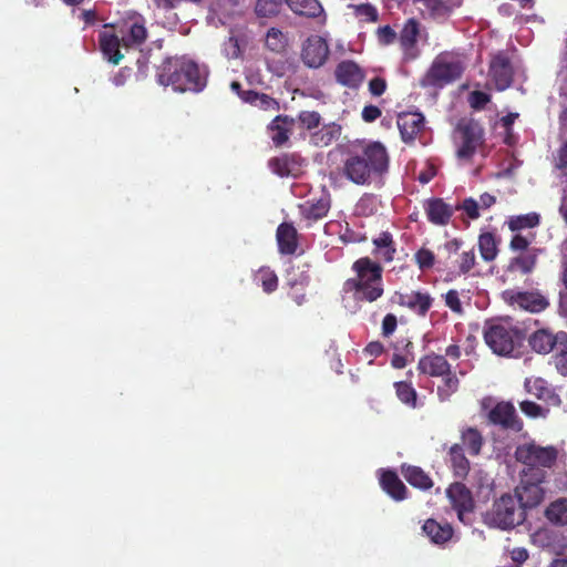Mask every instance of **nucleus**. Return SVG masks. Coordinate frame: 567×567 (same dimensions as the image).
Listing matches in <instances>:
<instances>
[{"label":"nucleus","instance_id":"6e6d98bb","mask_svg":"<svg viewBox=\"0 0 567 567\" xmlns=\"http://www.w3.org/2000/svg\"><path fill=\"white\" fill-rule=\"evenodd\" d=\"M298 120L307 130H313L320 125L321 116L316 111H302L299 113Z\"/></svg>","mask_w":567,"mask_h":567},{"label":"nucleus","instance_id":"69168bd1","mask_svg":"<svg viewBox=\"0 0 567 567\" xmlns=\"http://www.w3.org/2000/svg\"><path fill=\"white\" fill-rule=\"evenodd\" d=\"M556 167L558 169L567 168V142L563 143L557 151Z\"/></svg>","mask_w":567,"mask_h":567},{"label":"nucleus","instance_id":"774afa93","mask_svg":"<svg viewBox=\"0 0 567 567\" xmlns=\"http://www.w3.org/2000/svg\"><path fill=\"white\" fill-rule=\"evenodd\" d=\"M495 203L496 197L489 193H484L480 196L478 205L484 209L492 207Z\"/></svg>","mask_w":567,"mask_h":567},{"label":"nucleus","instance_id":"603ef678","mask_svg":"<svg viewBox=\"0 0 567 567\" xmlns=\"http://www.w3.org/2000/svg\"><path fill=\"white\" fill-rule=\"evenodd\" d=\"M519 409L526 416L532 419L546 417L548 414V409H544L539 404L529 400L519 402Z\"/></svg>","mask_w":567,"mask_h":567},{"label":"nucleus","instance_id":"4468645a","mask_svg":"<svg viewBox=\"0 0 567 567\" xmlns=\"http://www.w3.org/2000/svg\"><path fill=\"white\" fill-rule=\"evenodd\" d=\"M120 33L125 47L142 45L148 37L145 18L136 12L128 13L120 23Z\"/></svg>","mask_w":567,"mask_h":567},{"label":"nucleus","instance_id":"58836bf2","mask_svg":"<svg viewBox=\"0 0 567 567\" xmlns=\"http://www.w3.org/2000/svg\"><path fill=\"white\" fill-rule=\"evenodd\" d=\"M478 250L484 261H494L498 255V241L493 233L486 231L478 236Z\"/></svg>","mask_w":567,"mask_h":567},{"label":"nucleus","instance_id":"ddd939ff","mask_svg":"<svg viewBox=\"0 0 567 567\" xmlns=\"http://www.w3.org/2000/svg\"><path fill=\"white\" fill-rule=\"evenodd\" d=\"M462 246V240L454 238L446 241L443 246L444 250L447 252V259H450L453 255H458L456 259L457 269L449 270L444 281L450 282L455 280L461 275L468 274L476 265V254L474 247L468 250H464L458 254Z\"/></svg>","mask_w":567,"mask_h":567},{"label":"nucleus","instance_id":"0eeeda50","mask_svg":"<svg viewBox=\"0 0 567 567\" xmlns=\"http://www.w3.org/2000/svg\"><path fill=\"white\" fill-rule=\"evenodd\" d=\"M464 65L460 60H450L440 54L432 62L426 73L420 80L422 87L442 89L461 79Z\"/></svg>","mask_w":567,"mask_h":567},{"label":"nucleus","instance_id":"338daca9","mask_svg":"<svg viewBox=\"0 0 567 567\" xmlns=\"http://www.w3.org/2000/svg\"><path fill=\"white\" fill-rule=\"evenodd\" d=\"M80 18L85 25H93L97 22V13L95 10H83Z\"/></svg>","mask_w":567,"mask_h":567},{"label":"nucleus","instance_id":"1a4fd4ad","mask_svg":"<svg viewBox=\"0 0 567 567\" xmlns=\"http://www.w3.org/2000/svg\"><path fill=\"white\" fill-rule=\"evenodd\" d=\"M520 481L515 487V498L526 512L539 506L545 498V489L542 486L546 480H534L532 476L519 472Z\"/></svg>","mask_w":567,"mask_h":567},{"label":"nucleus","instance_id":"cd10ccee","mask_svg":"<svg viewBox=\"0 0 567 567\" xmlns=\"http://www.w3.org/2000/svg\"><path fill=\"white\" fill-rule=\"evenodd\" d=\"M269 167L280 177H296L301 171L300 157L295 154H284L271 158Z\"/></svg>","mask_w":567,"mask_h":567},{"label":"nucleus","instance_id":"9d476101","mask_svg":"<svg viewBox=\"0 0 567 567\" xmlns=\"http://www.w3.org/2000/svg\"><path fill=\"white\" fill-rule=\"evenodd\" d=\"M503 300L530 313H539L549 307V300L539 290L515 291L513 289L504 290Z\"/></svg>","mask_w":567,"mask_h":567},{"label":"nucleus","instance_id":"052dcab7","mask_svg":"<svg viewBox=\"0 0 567 567\" xmlns=\"http://www.w3.org/2000/svg\"><path fill=\"white\" fill-rule=\"evenodd\" d=\"M388 84L385 79L375 76L369 82V92L373 96H381L386 91Z\"/></svg>","mask_w":567,"mask_h":567},{"label":"nucleus","instance_id":"9b49d317","mask_svg":"<svg viewBox=\"0 0 567 567\" xmlns=\"http://www.w3.org/2000/svg\"><path fill=\"white\" fill-rule=\"evenodd\" d=\"M487 420L492 425L514 433L520 432L524 427V423L518 416L514 404L508 401H501L496 403L488 411Z\"/></svg>","mask_w":567,"mask_h":567},{"label":"nucleus","instance_id":"39448f33","mask_svg":"<svg viewBox=\"0 0 567 567\" xmlns=\"http://www.w3.org/2000/svg\"><path fill=\"white\" fill-rule=\"evenodd\" d=\"M534 236L515 234L509 240L508 248L514 254L504 268V276L515 277L517 275L528 276L537 267L542 249L532 246Z\"/></svg>","mask_w":567,"mask_h":567},{"label":"nucleus","instance_id":"5701e85b","mask_svg":"<svg viewBox=\"0 0 567 567\" xmlns=\"http://www.w3.org/2000/svg\"><path fill=\"white\" fill-rule=\"evenodd\" d=\"M398 303L414 311L419 316H425L433 303V298L429 292L410 291L396 293Z\"/></svg>","mask_w":567,"mask_h":567},{"label":"nucleus","instance_id":"f03ea898","mask_svg":"<svg viewBox=\"0 0 567 567\" xmlns=\"http://www.w3.org/2000/svg\"><path fill=\"white\" fill-rule=\"evenodd\" d=\"M157 82L175 92L198 93L206 86V78L198 64L186 55L165 58L156 70Z\"/></svg>","mask_w":567,"mask_h":567},{"label":"nucleus","instance_id":"0e129e2a","mask_svg":"<svg viewBox=\"0 0 567 567\" xmlns=\"http://www.w3.org/2000/svg\"><path fill=\"white\" fill-rule=\"evenodd\" d=\"M363 351L369 357L378 358V357H380L383 353L384 347H383V344L380 341H372V342L367 344V347L364 348Z\"/></svg>","mask_w":567,"mask_h":567},{"label":"nucleus","instance_id":"7c9ffc66","mask_svg":"<svg viewBox=\"0 0 567 567\" xmlns=\"http://www.w3.org/2000/svg\"><path fill=\"white\" fill-rule=\"evenodd\" d=\"M122 39L109 31H101L99 34L100 49L104 56L113 64H118L123 59V54L120 51V44Z\"/></svg>","mask_w":567,"mask_h":567},{"label":"nucleus","instance_id":"4be33fe9","mask_svg":"<svg viewBox=\"0 0 567 567\" xmlns=\"http://www.w3.org/2000/svg\"><path fill=\"white\" fill-rule=\"evenodd\" d=\"M527 393L538 400L544 401L550 406H559L561 404L560 396L555 392L550 384L543 378H527L524 382Z\"/></svg>","mask_w":567,"mask_h":567},{"label":"nucleus","instance_id":"ea45409f","mask_svg":"<svg viewBox=\"0 0 567 567\" xmlns=\"http://www.w3.org/2000/svg\"><path fill=\"white\" fill-rule=\"evenodd\" d=\"M540 224V216L537 213L511 216L507 220L508 229L515 234H522V230L532 229Z\"/></svg>","mask_w":567,"mask_h":567},{"label":"nucleus","instance_id":"7ed1b4c3","mask_svg":"<svg viewBox=\"0 0 567 567\" xmlns=\"http://www.w3.org/2000/svg\"><path fill=\"white\" fill-rule=\"evenodd\" d=\"M353 278L344 281V290L352 292L354 298L360 301L374 302L382 297L383 288V267L370 257H360L352 266Z\"/></svg>","mask_w":567,"mask_h":567},{"label":"nucleus","instance_id":"dca6fc26","mask_svg":"<svg viewBox=\"0 0 567 567\" xmlns=\"http://www.w3.org/2000/svg\"><path fill=\"white\" fill-rule=\"evenodd\" d=\"M446 495L456 511L461 522H466V515L474 511V499L471 491L461 482H455L446 489Z\"/></svg>","mask_w":567,"mask_h":567},{"label":"nucleus","instance_id":"2f4dec72","mask_svg":"<svg viewBox=\"0 0 567 567\" xmlns=\"http://www.w3.org/2000/svg\"><path fill=\"white\" fill-rule=\"evenodd\" d=\"M380 485L394 501L406 498L408 489L394 471H384L380 477Z\"/></svg>","mask_w":567,"mask_h":567},{"label":"nucleus","instance_id":"423d86ee","mask_svg":"<svg viewBox=\"0 0 567 567\" xmlns=\"http://www.w3.org/2000/svg\"><path fill=\"white\" fill-rule=\"evenodd\" d=\"M526 519V512L516 504V498L511 494H504L493 504L485 514L484 520L488 526L501 529L513 528Z\"/></svg>","mask_w":567,"mask_h":567},{"label":"nucleus","instance_id":"a878e982","mask_svg":"<svg viewBox=\"0 0 567 567\" xmlns=\"http://www.w3.org/2000/svg\"><path fill=\"white\" fill-rule=\"evenodd\" d=\"M372 255L375 260L381 262H392L396 255V244L393 236L389 231H382L378 237L372 239Z\"/></svg>","mask_w":567,"mask_h":567},{"label":"nucleus","instance_id":"37998d69","mask_svg":"<svg viewBox=\"0 0 567 567\" xmlns=\"http://www.w3.org/2000/svg\"><path fill=\"white\" fill-rule=\"evenodd\" d=\"M551 353V362L557 372L563 377H567V332L565 336H560V341Z\"/></svg>","mask_w":567,"mask_h":567},{"label":"nucleus","instance_id":"a18cd8bd","mask_svg":"<svg viewBox=\"0 0 567 567\" xmlns=\"http://www.w3.org/2000/svg\"><path fill=\"white\" fill-rule=\"evenodd\" d=\"M399 400L411 409L417 406V393L410 382L399 381L394 383Z\"/></svg>","mask_w":567,"mask_h":567},{"label":"nucleus","instance_id":"13d9d810","mask_svg":"<svg viewBox=\"0 0 567 567\" xmlns=\"http://www.w3.org/2000/svg\"><path fill=\"white\" fill-rule=\"evenodd\" d=\"M398 35L390 25H383L378 29V40L383 45L392 44L398 39Z\"/></svg>","mask_w":567,"mask_h":567},{"label":"nucleus","instance_id":"49530a36","mask_svg":"<svg viewBox=\"0 0 567 567\" xmlns=\"http://www.w3.org/2000/svg\"><path fill=\"white\" fill-rule=\"evenodd\" d=\"M255 278L261 285L266 293H271L278 288V277L275 271L268 267L260 268Z\"/></svg>","mask_w":567,"mask_h":567},{"label":"nucleus","instance_id":"a19ab883","mask_svg":"<svg viewBox=\"0 0 567 567\" xmlns=\"http://www.w3.org/2000/svg\"><path fill=\"white\" fill-rule=\"evenodd\" d=\"M462 446H465L472 456L481 453L484 444L482 433L475 427H467L461 433Z\"/></svg>","mask_w":567,"mask_h":567},{"label":"nucleus","instance_id":"473e14b6","mask_svg":"<svg viewBox=\"0 0 567 567\" xmlns=\"http://www.w3.org/2000/svg\"><path fill=\"white\" fill-rule=\"evenodd\" d=\"M449 456L453 475L460 480L466 478L471 470V463L464 454L463 446L457 443L453 444L450 447Z\"/></svg>","mask_w":567,"mask_h":567},{"label":"nucleus","instance_id":"393cba45","mask_svg":"<svg viewBox=\"0 0 567 567\" xmlns=\"http://www.w3.org/2000/svg\"><path fill=\"white\" fill-rule=\"evenodd\" d=\"M429 221L436 226H446L453 216V208L442 198H430L424 203Z\"/></svg>","mask_w":567,"mask_h":567},{"label":"nucleus","instance_id":"6ab92c4d","mask_svg":"<svg viewBox=\"0 0 567 567\" xmlns=\"http://www.w3.org/2000/svg\"><path fill=\"white\" fill-rule=\"evenodd\" d=\"M364 71L352 60H343L334 69L336 81L342 86L358 89L364 80Z\"/></svg>","mask_w":567,"mask_h":567},{"label":"nucleus","instance_id":"2eb2a0df","mask_svg":"<svg viewBox=\"0 0 567 567\" xmlns=\"http://www.w3.org/2000/svg\"><path fill=\"white\" fill-rule=\"evenodd\" d=\"M420 28V22L415 18H410L398 35L404 61H413L420 56V49L417 48Z\"/></svg>","mask_w":567,"mask_h":567},{"label":"nucleus","instance_id":"4d7b16f0","mask_svg":"<svg viewBox=\"0 0 567 567\" xmlns=\"http://www.w3.org/2000/svg\"><path fill=\"white\" fill-rule=\"evenodd\" d=\"M458 209L464 210L471 219H477L480 217L478 202L472 197L465 198Z\"/></svg>","mask_w":567,"mask_h":567},{"label":"nucleus","instance_id":"20e7f679","mask_svg":"<svg viewBox=\"0 0 567 567\" xmlns=\"http://www.w3.org/2000/svg\"><path fill=\"white\" fill-rule=\"evenodd\" d=\"M566 456L555 445H540L536 441L518 444L514 452L516 462L523 465L522 473L534 480H547L548 472L553 471L558 461Z\"/></svg>","mask_w":567,"mask_h":567},{"label":"nucleus","instance_id":"f3484780","mask_svg":"<svg viewBox=\"0 0 567 567\" xmlns=\"http://www.w3.org/2000/svg\"><path fill=\"white\" fill-rule=\"evenodd\" d=\"M329 55V47L319 35L309 37L301 50V60L308 68H320Z\"/></svg>","mask_w":567,"mask_h":567},{"label":"nucleus","instance_id":"e2e57ef3","mask_svg":"<svg viewBox=\"0 0 567 567\" xmlns=\"http://www.w3.org/2000/svg\"><path fill=\"white\" fill-rule=\"evenodd\" d=\"M381 110L375 105H367L362 110V120L367 123H372L381 116Z\"/></svg>","mask_w":567,"mask_h":567},{"label":"nucleus","instance_id":"c756f323","mask_svg":"<svg viewBox=\"0 0 567 567\" xmlns=\"http://www.w3.org/2000/svg\"><path fill=\"white\" fill-rule=\"evenodd\" d=\"M278 249L282 255H292L298 247L297 229L292 224L282 223L277 228Z\"/></svg>","mask_w":567,"mask_h":567},{"label":"nucleus","instance_id":"3c124183","mask_svg":"<svg viewBox=\"0 0 567 567\" xmlns=\"http://www.w3.org/2000/svg\"><path fill=\"white\" fill-rule=\"evenodd\" d=\"M357 18H363L367 22H377L379 19L378 10L370 3L349 4Z\"/></svg>","mask_w":567,"mask_h":567},{"label":"nucleus","instance_id":"c03bdc74","mask_svg":"<svg viewBox=\"0 0 567 567\" xmlns=\"http://www.w3.org/2000/svg\"><path fill=\"white\" fill-rule=\"evenodd\" d=\"M547 519L556 525H567V498L553 502L545 512Z\"/></svg>","mask_w":567,"mask_h":567},{"label":"nucleus","instance_id":"f704fd0d","mask_svg":"<svg viewBox=\"0 0 567 567\" xmlns=\"http://www.w3.org/2000/svg\"><path fill=\"white\" fill-rule=\"evenodd\" d=\"M402 475L415 488L429 491L433 487L432 478L419 466L403 465Z\"/></svg>","mask_w":567,"mask_h":567},{"label":"nucleus","instance_id":"79ce46f5","mask_svg":"<svg viewBox=\"0 0 567 567\" xmlns=\"http://www.w3.org/2000/svg\"><path fill=\"white\" fill-rule=\"evenodd\" d=\"M440 378H442V383L437 386V395L441 401H446L457 392L460 380L456 373L452 371V368Z\"/></svg>","mask_w":567,"mask_h":567},{"label":"nucleus","instance_id":"a211bd4d","mask_svg":"<svg viewBox=\"0 0 567 567\" xmlns=\"http://www.w3.org/2000/svg\"><path fill=\"white\" fill-rule=\"evenodd\" d=\"M514 71L504 53L496 54L489 63V76L498 91L508 89L513 83Z\"/></svg>","mask_w":567,"mask_h":567},{"label":"nucleus","instance_id":"412c9836","mask_svg":"<svg viewBox=\"0 0 567 567\" xmlns=\"http://www.w3.org/2000/svg\"><path fill=\"white\" fill-rule=\"evenodd\" d=\"M398 127L404 143H412L423 131L425 118L420 112H404L398 116Z\"/></svg>","mask_w":567,"mask_h":567},{"label":"nucleus","instance_id":"72a5a7b5","mask_svg":"<svg viewBox=\"0 0 567 567\" xmlns=\"http://www.w3.org/2000/svg\"><path fill=\"white\" fill-rule=\"evenodd\" d=\"M287 276V284L290 287L289 296L298 306H301L306 301L305 288L309 285L310 277L306 272L297 276L293 269L289 270Z\"/></svg>","mask_w":567,"mask_h":567},{"label":"nucleus","instance_id":"c9c22d12","mask_svg":"<svg viewBox=\"0 0 567 567\" xmlns=\"http://www.w3.org/2000/svg\"><path fill=\"white\" fill-rule=\"evenodd\" d=\"M243 102L262 111H279L280 109V104L275 97L254 90L243 93Z\"/></svg>","mask_w":567,"mask_h":567},{"label":"nucleus","instance_id":"680f3d73","mask_svg":"<svg viewBox=\"0 0 567 567\" xmlns=\"http://www.w3.org/2000/svg\"><path fill=\"white\" fill-rule=\"evenodd\" d=\"M398 320L393 313H388L382 320V334L390 337L396 329Z\"/></svg>","mask_w":567,"mask_h":567},{"label":"nucleus","instance_id":"8fccbe9b","mask_svg":"<svg viewBox=\"0 0 567 567\" xmlns=\"http://www.w3.org/2000/svg\"><path fill=\"white\" fill-rule=\"evenodd\" d=\"M414 261L421 271H427L432 269L436 262L435 254L425 247H421L414 254Z\"/></svg>","mask_w":567,"mask_h":567},{"label":"nucleus","instance_id":"bf43d9fd","mask_svg":"<svg viewBox=\"0 0 567 567\" xmlns=\"http://www.w3.org/2000/svg\"><path fill=\"white\" fill-rule=\"evenodd\" d=\"M489 102V95L482 91H473L470 94V104L475 110H481Z\"/></svg>","mask_w":567,"mask_h":567},{"label":"nucleus","instance_id":"f257e3e1","mask_svg":"<svg viewBox=\"0 0 567 567\" xmlns=\"http://www.w3.org/2000/svg\"><path fill=\"white\" fill-rule=\"evenodd\" d=\"M390 156L381 142H370L360 152H350L340 168L341 175L358 186H380L389 171Z\"/></svg>","mask_w":567,"mask_h":567},{"label":"nucleus","instance_id":"f8f14e48","mask_svg":"<svg viewBox=\"0 0 567 567\" xmlns=\"http://www.w3.org/2000/svg\"><path fill=\"white\" fill-rule=\"evenodd\" d=\"M457 131L462 138V144L456 152L457 157L461 159H471L478 146L484 142V130L478 122L470 120L460 123Z\"/></svg>","mask_w":567,"mask_h":567},{"label":"nucleus","instance_id":"e433bc0d","mask_svg":"<svg viewBox=\"0 0 567 567\" xmlns=\"http://www.w3.org/2000/svg\"><path fill=\"white\" fill-rule=\"evenodd\" d=\"M295 120L288 115H277L269 124V130L275 132L272 142L276 146H281L289 138V132Z\"/></svg>","mask_w":567,"mask_h":567},{"label":"nucleus","instance_id":"aec40b11","mask_svg":"<svg viewBox=\"0 0 567 567\" xmlns=\"http://www.w3.org/2000/svg\"><path fill=\"white\" fill-rule=\"evenodd\" d=\"M566 331L553 332L550 329H537L528 337V344L530 349L538 354H549L554 351L557 343L560 341V336H565Z\"/></svg>","mask_w":567,"mask_h":567},{"label":"nucleus","instance_id":"4c0bfd02","mask_svg":"<svg viewBox=\"0 0 567 567\" xmlns=\"http://www.w3.org/2000/svg\"><path fill=\"white\" fill-rule=\"evenodd\" d=\"M286 3L292 12L307 18H317L323 12L318 0H286Z\"/></svg>","mask_w":567,"mask_h":567},{"label":"nucleus","instance_id":"bb28decb","mask_svg":"<svg viewBox=\"0 0 567 567\" xmlns=\"http://www.w3.org/2000/svg\"><path fill=\"white\" fill-rule=\"evenodd\" d=\"M331 207V198L328 193L319 198H312L300 205V212L303 218L310 221H317L327 216Z\"/></svg>","mask_w":567,"mask_h":567},{"label":"nucleus","instance_id":"de8ad7c7","mask_svg":"<svg viewBox=\"0 0 567 567\" xmlns=\"http://www.w3.org/2000/svg\"><path fill=\"white\" fill-rule=\"evenodd\" d=\"M284 0H257L255 12L259 18H271L277 16L282 7Z\"/></svg>","mask_w":567,"mask_h":567},{"label":"nucleus","instance_id":"b1692460","mask_svg":"<svg viewBox=\"0 0 567 567\" xmlns=\"http://www.w3.org/2000/svg\"><path fill=\"white\" fill-rule=\"evenodd\" d=\"M451 368L452 367L446 358L435 352H430L421 357L416 367L421 374L432 378H439L443 374H446Z\"/></svg>","mask_w":567,"mask_h":567},{"label":"nucleus","instance_id":"864d4df0","mask_svg":"<svg viewBox=\"0 0 567 567\" xmlns=\"http://www.w3.org/2000/svg\"><path fill=\"white\" fill-rule=\"evenodd\" d=\"M445 306L454 313L462 315L463 306L460 299V293L455 289H450L443 295Z\"/></svg>","mask_w":567,"mask_h":567},{"label":"nucleus","instance_id":"c85d7f7f","mask_svg":"<svg viewBox=\"0 0 567 567\" xmlns=\"http://www.w3.org/2000/svg\"><path fill=\"white\" fill-rule=\"evenodd\" d=\"M423 533L436 545H444L453 537V528L449 523H439L429 518L422 526Z\"/></svg>","mask_w":567,"mask_h":567},{"label":"nucleus","instance_id":"6e6552de","mask_svg":"<svg viewBox=\"0 0 567 567\" xmlns=\"http://www.w3.org/2000/svg\"><path fill=\"white\" fill-rule=\"evenodd\" d=\"M523 339L520 330L512 326L496 323L484 330L485 343L498 355H512L520 348Z\"/></svg>","mask_w":567,"mask_h":567},{"label":"nucleus","instance_id":"09e8293b","mask_svg":"<svg viewBox=\"0 0 567 567\" xmlns=\"http://www.w3.org/2000/svg\"><path fill=\"white\" fill-rule=\"evenodd\" d=\"M287 39L277 28H270L266 35V47L272 52H282L286 49Z\"/></svg>","mask_w":567,"mask_h":567},{"label":"nucleus","instance_id":"5fc2aeb1","mask_svg":"<svg viewBox=\"0 0 567 567\" xmlns=\"http://www.w3.org/2000/svg\"><path fill=\"white\" fill-rule=\"evenodd\" d=\"M340 127L337 125L323 127L319 133L313 135L316 140V144L319 145H329L339 133Z\"/></svg>","mask_w":567,"mask_h":567}]
</instances>
